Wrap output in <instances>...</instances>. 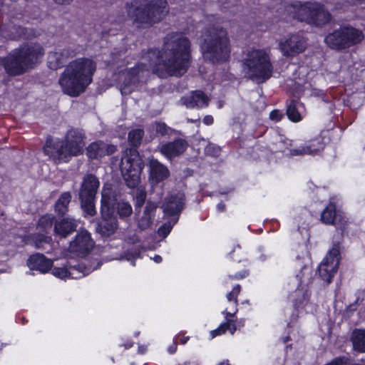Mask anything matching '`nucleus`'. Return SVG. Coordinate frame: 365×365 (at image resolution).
Wrapping results in <instances>:
<instances>
[{"label":"nucleus","mask_w":365,"mask_h":365,"mask_svg":"<svg viewBox=\"0 0 365 365\" xmlns=\"http://www.w3.org/2000/svg\"><path fill=\"white\" fill-rule=\"evenodd\" d=\"M148 67L158 75L165 72L170 75L180 76L187 71L190 62V42L181 34L166 36L162 53L152 51L148 53Z\"/></svg>","instance_id":"obj_1"},{"label":"nucleus","mask_w":365,"mask_h":365,"mask_svg":"<svg viewBox=\"0 0 365 365\" xmlns=\"http://www.w3.org/2000/svg\"><path fill=\"white\" fill-rule=\"evenodd\" d=\"M96 70L92 59L80 58L71 61L59 78V84L64 93L78 96L91 84Z\"/></svg>","instance_id":"obj_2"},{"label":"nucleus","mask_w":365,"mask_h":365,"mask_svg":"<svg viewBox=\"0 0 365 365\" xmlns=\"http://www.w3.org/2000/svg\"><path fill=\"white\" fill-rule=\"evenodd\" d=\"M84 146L83 134L78 130H71L64 141L48 140L43 152L56 163H67L72 157L82 154Z\"/></svg>","instance_id":"obj_3"},{"label":"nucleus","mask_w":365,"mask_h":365,"mask_svg":"<svg viewBox=\"0 0 365 365\" xmlns=\"http://www.w3.org/2000/svg\"><path fill=\"white\" fill-rule=\"evenodd\" d=\"M44 55V50L39 43H29L9 56L6 60H0L7 73L19 75L38 63Z\"/></svg>","instance_id":"obj_4"},{"label":"nucleus","mask_w":365,"mask_h":365,"mask_svg":"<svg viewBox=\"0 0 365 365\" xmlns=\"http://www.w3.org/2000/svg\"><path fill=\"white\" fill-rule=\"evenodd\" d=\"M166 5L165 0H135L128 6V14L135 22L150 24L161 19Z\"/></svg>","instance_id":"obj_5"},{"label":"nucleus","mask_w":365,"mask_h":365,"mask_svg":"<svg viewBox=\"0 0 365 365\" xmlns=\"http://www.w3.org/2000/svg\"><path fill=\"white\" fill-rule=\"evenodd\" d=\"M203 57L212 63H222L230 58L229 40L225 31L220 29L210 33L201 46Z\"/></svg>","instance_id":"obj_6"},{"label":"nucleus","mask_w":365,"mask_h":365,"mask_svg":"<svg viewBox=\"0 0 365 365\" xmlns=\"http://www.w3.org/2000/svg\"><path fill=\"white\" fill-rule=\"evenodd\" d=\"M247 74L250 78L259 81L269 78L272 73V66L267 52L261 49L249 51L245 61Z\"/></svg>","instance_id":"obj_7"},{"label":"nucleus","mask_w":365,"mask_h":365,"mask_svg":"<svg viewBox=\"0 0 365 365\" xmlns=\"http://www.w3.org/2000/svg\"><path fill=\"white\" fill-rule=\"evenodd\" d=\"M113 202L110 187L105 186L102 190L101 215L102 221L98 225V230L105 235L113 234L118 228V220L113 216Z\"/></svg>","instance_id":"obj_8"},{"label":"nucleus","mask_w":365,"mask_h":365,"mask_svg":"<svg viewBox=\"0 0 365 365\" xmlns=\"http://www.w3.org/2000/svg\"><path fill=\"white\" fill-rule=\"evenodd\" d=\"M144 167L143 162L135 150H130V155H125L121 160V173L130 187H135L140 183V175Z\"/></svg>","instance_id":"obj_9"},{"label":"nucleus","mask_w":365,"mask_h":365,"mask_svg":"<svg viewBox=\"0 0 365 365\" xmlns=\"http://www.w3.org/2000/svg\"><path fill=\"white\" fill-rule=\"evenodd\" d=\"M363 38L360 31L351 27H344L327 36L325 42L333 48L340 49L359 43Z\"/></svg>","instance_id":"obj_10"},{"label":"nucleus","mask_w":365,"mask_h":365,"mask_svg":"<svg viewBox=\"0 0 365 365\" xmlns=\"http://www.w3.org/2000/svg\"><path fill=\"white\" fill-rule=\"evenodd\" d=\"M98 180L92 175L86 176L80 190V200L83 211L91 216L96 214L94 200L99 187Z\"/></svg>","instance_id":"obj_11"},{"label":"nucleus","mask_w":365,"mask_h":365,"mask_svg":"<svg viewBox=\"0 0 365 365\" xmlns=\"http://www.w3.org/2000/svg\"><path fill=\"white\" fill-rule=\"evenodd\" d=\"M240 292V287L239 285L234 287L232 290L227 294V298L230 305L232 306V310L229 311V308H226L224 313L226 314V322L221 324L218 328L212 330L210 332L211 338H214L217 336L221 335L225 333L227 331H230L231 334H233L236 331V326L233 321L229 319V317H233L237 312V297Z\"/></svg>","instance_id":"obj_12"},{"label":"nucleus","mask_w":365,"mask_h":365,"mask_svg":"<svg viewBox=\"0 0 365 365\" xmlns=\"http://www.w3.org/2000/svg\"><path fill=\"white\" fill-rule=\"evenodd\" d=\"M339 261V250L334 247L330 250L319 266L318 272L322 280L327 283L331 282L338 269Z\"/></svg>","instance_id":"obj_13"},{"label":"nucleus","mask_w":365,"mask_h":365,"mask_svg":"<svg viewBox=\"0 0 365 365\" xmlns=\"http://www.w3.org/2000/svg\"><path fill=\"white\" fill-rule=\"evenodd\" d=\"M279 48L283 56L287 57L294 56L306 48V43L303 38L298 35L285 36L280 39Z\"/></svg>","instance_id":"obj_14"},{"label":"nucleus","mask_w":365,"mask_h":365,"mask_svg":"<svg viewBox=\"0 0 365 365\" xmlns=\"http://www.w3.org/2000/svg\"><path fill=\"white\" fill-rule=\"evenodd\" d=\"M93 245L91 235L87 231L82 230L71 242L68 251L77 257H84L90 252Z\"/></svg>","instance_id":"obj_15"},{"label":"nucleus","mask_w":365,"mask_h":365,"mask_svg":"<svg viewBox=\"0 0 365 365\" xmlns=\"http://www.w3.org/2000/svg\"><path fill=\"white\" fill-rule=\"evenodd\" d=\"M96 268L86 267L84 264L70 266L69 269L63 267H55L52 274L60 279L73 278L77 279L91 273Z\"/></svg>","instance_id":"obj_16"},{"label":"nucleus","mask_w":365,"mask_h":365,"mask_svg":"<svg viewBox=\"0 0 365 365\" xmlns=\"http://www.w3.org/2000/svg\"><path fill=\"white\" fill-rule=\"evenodd\" d=\"M321 220L325 224H334L341 227L346 222V217L340 210L336 211L335 205L330 202L322 212Z\"/></svg>","instance_id":"obj_17"},{"label":"nucleus","mask_w":365,"mask_h":365,"mask_svg":"<svg viewBox=\"0 0 365 365\" xmlns=\"http://www.w3.org/2000/svg\"><path fill=\"white\" fill-rule=\"evenodd\" d=\"M86 150L89 158L97 159L113 154L115 151V147L102 141H96L90 144Z\"/></svg>","instance_id":"obj_18"},{"label":"nucleus","mask_w":365,"mask_h":365,"mask_svg":"<svg viewBox=\"0 0 365 365\" xmlns=\"http://www.w3.org/2000/svg\"><path fill=\"white\" fill-rule=\"evenodd\" d=\"M158 208V203L148 201L144 208L143 215L138 220V227L141 230H145L150 227L155 217V212Z\"/></svg>","instance_id":"obj_19"},{"label":"nucleus","mask_w":365,"mask_h":365,"mask_svg":"<svg viewBox=\"0 0 365 365\" xmlns=\"http://www.w3.org/2000/svg\"><path fill=\"white\" fill-rule=\"evenodd\" d=\"M183 205L184 195L178 193L175 196L166 199L162 207L165 215L173 216L182 210Z\"/></svg>","instance_id":"obj_20"},{"label":"nucleus","mask_w":365,"mask_h":365,"mask_svg":"<svg viewBox=\"0 0 365 365\" xmlns=\"http://www.w3.org/2000/svg\"><path fill=\"white\" fill-rule=\"evenodd\" d=\"M27 265L31 269L38 270L40 272L45 273L51 269L53 262L43 255L36 254L29 258Z\"/></svg>","instance_id":"obj_21"},{"label":"nucleus","mask_w":365,"mask_h":365,"mask_svg":"<svg viewBox=\"0 0 365 365\" xmlns=\"http://www.w3.org/2000/svg\"><path fill=\"white\" fill-rule=\"evenodd\" d=\"M149 167L150 178L153 183H158L169 176L168 169L156 160H150Z\"/></svg>","instance_id":"obj_22"},{"label":"nucleus","mask_w":365,"mask_h":365,"mask_svg":"<svg viewBox=\"0 0 365 365\" xmlns=\"http://www.w3.org/2000/svg\"><path fill=\"white\" fill-rule=\"evenodd\" d=\"M187 148L185 140H177L174 142L166 143L160 148L161 153L168 158H172L182 153Z\"/></svg>","instance_id":"obj_23"},{"label":"nucleus","mask_w":365,"mask_h":365,"mask_svg":"<svg viewBox=\"0 0 365 365\" xmlns=\"http://www.w3.org/2000/svg\"><path fill=\"white\" fill-rule=\"evenodd\" d=\"M209 98L201 91L192 92L189 96L182 98V104L187 108H202L208 105Z\"/></svg>","instance_id":"obj_24"},{"label":"nucleus","mask_w":365,"mask_h":365,"mask_svg":"<svg viewBox=\"0 0 365 365\" xmlns=\"http://www.w3.org/2000/svg\"><path fill=\"white\" fill-rule=\"evenodd\" d=\"M315 3H306L302 4L300 3L295 4L293 8L296 16L300 21H307L312 23L314 18V9Z\"/></svg>","instance_id":"obj_25"},{"label":"nucleus","mask_w":365,"mask_h":365,"mask_svg":"<svg viewBox=\"0 0 365 365\" xmlns=\"http://www.w3.org/2000/svg\"><path fill=\"white\" fill-rule=\"evenodd\" d=\"M323 148V145L319 139L314 140L302 146L297 148H292L290 150L292 155H314L318 153Z\"/></svg>","instance_id":"obj_26"},{"label":"nucleus","mask_w":365,"mask_h":365,"mask_svg":"<svg viewBox=\"0 0 365 365\" xmlns=\"http://www.w3.org/2000/svg\"><path fill=\"white\" fill-rule=\"evenodd\" d=\"M76 227V222L73 219L66 218L55 224L54 231L57 235L65 237L73 232Z\"/></svg>","instance_id":"obj_27"},{"label":"nucleus","mask_w":365,"mask_h":365,"mask_svg":"<svg viewBox=\"0 0 365 365\" xmlns=\"http://www.w3.org/2000/svg\"><path fill=\"white\" fill-rule=\"evenodd\" d=\"M144 70L142 65H138L136 68L133 69L127 74L129 78L128 82H125L120 88V91L123 95H126L132 91V83H135L137 79L143 76Z\"/></svg>","instance_id":"obj_28"},{"label":"nucleus","mask_w":365,"mask_h":365,"mask_svg":"<svg viewBox=\"0 0 365 365\" xmlns=\"http://www.w3.org/2000/svg\"><path fill=\"white\" fill-rule=\"evenodd\" d=\"M69 56L68 50L51 52L48 56V64L50 68L56 70L58 68Z\"/></svg>","instance_id":"obj_29"},{"label":"nucleus","mask_w":365,"mask_h":365,"mask_svg":"<svg viewBox=\"0 0 365 365\" xmlns=\"http://www.w3.org/2000/svg\"><path fill=\"white\" fill-rule=\"evenodd\" d=\"M304 113V105L298 101L292 102L287 108V114L288 118L294 122H299L302 120Z\"/></svg>","instance_id":"obj_30"},{"label":"nucleus","mask_w":365,"mask_h":365,"mask_svg":"<svg viewBox=\"0 0 365 365\" xmlns=\"http://www.w3.org/2000/svg\"><path fill=\"white\" fill-rule=\"evenodd\" d=\"M352 343L355 350L365 352V330H355L352 334Z\"/></svg>","instance_id":"obj_31"},{"label":"nucleus","mask_w":365,"mask_h":365,"mask_svg":"<svg viewBox=\"0 0 365 365\" xmlns=\"http://www.w3.org/2000/svg\"><path fill=\"white\" fill-rule=\"evenodd\" d=\"M314 18L313 19L312 23L321 24L328 21L330 19L329 14L326 11L320 4L317 3H315L314 5Z\"/></svg>","instance_id":"obj_32"},{"label":"nucleus","mask_w":365,"mask_h":365,"mask_svg":"<svg viewBox=\"0 0 365 365\" xmlns=\"http://www.w3.org/2000/svg\"><path fill=\"white\" fill-rule=\"evenodd\" d=\"M291 298L293 300H295V305L297 307H304L308 302L309 294L306 290H304L303 288H297L295 292L292 294Z\"/></svg>","instance_id":"obj_33"},{"label":"nucleus","mask_w":365,"mask_h":365,"mask_svg":"<svg viewBox=\"0 0 365 365\" xmlns=\"http://www.w3.org/2000/svg\"><path fill=\"white\" fill-rule=\"evenodd\" d=\"M71 195L69 192L63 193L56 203V211L64 214L68 210V205L71 201Z\"/></svg>","instance_id":"obj_34"},{"label":"nucleus","mask_w":365,"mask_h":365,"mask_svg":"<svg viewBox=\"0 0 365 365\" xmlns=\"http://www.w3.org/2000/svg\"><path fill=\"white\" fill-rule=\"evenodd\" d=\"M117 212L121 219H124L131 215L133 208L128 202L120 201L117 204Z\"/></svg>","instance_id":"obj_35"},{"label":"nucleus","mask_w":365,"mask_h":365,"mask_svg":"<svg viewBox=\"0 0 365 365\" xmlns=\"http://www.w3.org/2000/svg\"><path fill=\"white\" fill-rule=\"evenodd\" d=\"M51 241V238L50 237H46L43 235H38L36 236H34L31 238H29L26 243L34 244L36 248H43L44 245L49 244Z\"/></svg>","instance_id":"obj_36"},{"label":"nucleus","mask_w":365,"mask_h":365,"mask_svg":"<svg viewBox=\"0 0 365 365\" xmlns=\"http://www.w3.org/2000/svg\"><path fill=\"white\" fill-rule=\"evenodd\" d=\"M53 217L51 215H46L42 216L38 222L37 229L39 231H46L51 228L53 225Z\"/></svg>","instance_id":"obj_37"},{"label":"nucleus","mask_w":365,"mask_h":365,"mask_svg":"<svg viewBox=\"0 0 365 365\" xmlns=\"http://www.w3.org/2000/svg\"><path fill=\"white\" fill-rule=\"evenodd\" d=\"M143 135V131L141 129H135L129 133L128 139L133 146L140 145Z\"/></svg>","instance_id":"obj_38"},{"label":"nucleus","mask_w":365,"mask_h":365,"mask_svg":"<svg viewBox=\"0 0 365 365\" xmlns=\"http://www.w3.org/2000/svg\"><path fill=\"white\" fill-rule=\"evenodd\" d=\"M177 221L178 218H174L173 222L164 223L158 230V234L159 236L163 237V238L166 237L170 232L173 226L176 223Z\"/></svg>","instance_id":"obj_39"},{"label":"nucleus","mask_w":365,"mask_h":365,"mask_svg":"<svg viewBox=\"0 0 365 365\" xmlns=\"http://www.w3.org/2000/svg\"><path fill=\"white\" fill-rule=\"evenodd\" d=\"M311 275V269L309 267H304L302 270V274L300 277V283L304 284L309 281Z\"/></svg>","instance_id":"obj_40"},{"label":"nucleus","mask_w":365,"mask_h":365,"mask_svg":"<svg viewBox=\"0 0 365 365\" xmlns=\"http://www.w3.org/2000/svg\"><path fill=\"white\" fill-rule=\"evenodd\" d=\"M282 117L283 114L277 110H272L269 114L270 119L275 122L279 121Z\"/></svg>","instance_id":"obj_41"},{"label":"nucleus","mask_w":365,"mask_h":365,"mask_svg":"<svg viewBox=\"0 0 365 365\" xmlns=\"http://www.w3.org/2000/svg\"><path fill=\"white\" fill-rule=\"evenodd\" d=\"M205 152L211 155H217L220 152V148L217 146L209 145L206 147Z\"/></svg>","instance_id":"obj_42"},{"label":"nucleus","mask_w":365,"mask_h":365,"mask_svg":"<svg viewBox=\"0 0 365 365\" xmlns=\"http://www.w3.org/2000/svg\"><path fill=\"white\" fill-rule=\"evenodd\" d=\"M155 129L157 132L161 134H165L167 133V126L165 123H156Z\"/></svg>","instance_id":"obj_43"},{"label":"nucleus","mask_w":365,"mask_h":365,"mask_svg":"<svg viewBox=\"0 0 365 365\" xmlns=\"http://www.w3.org/2000/svg\"><path fill=\"white\" fill-rule=\"evenodd\" d=\"M328 365H348L347 361L344 359H338L332 361Z\"/></svg>","instance_id":"obj_44"},{"label":"nucleus","mask_w":365,"mask_h":365,"mask_svg":"<svg viewBox=\"0 0 365 365\" xmlns=\"http://www.w3.org/2000/svg\"><path fill=\"white\" fill-rule=\"evenodd\" d=\"M214 122V119L212 118V115H206L204 118H203V123L207 125H212Z\"/></svg>","instance_id":"obj_45"},{"label":"nucleus","mask_w":365,"mask_h":365,"mask_svg":"<svg viewBox=\"0 0 365 365\" xmlns=\"http://www.w3.org/2000/svg\"><path fill=\"white\" fill-rule=\"evenodd\" d=\"M145 200V195L141 194L139 197H137V205L141 206Z\"/></svg>","instance_id":"obj_46"},{"label":"nucleus","mask_w":365,"mask_h":365,"mask_svg":"<svg viewBox=\"0 0 365 365\" xmlns=\"http://www.w3.org/2000/svg\"><path fill=\"white\" fill-rule=\"evenodd\" d=\"M177 350V344L175 342H173V344H171L169 347H168V351L170 353V354H174Z\"/></svg>","instance_id":"obj_47"},{"label":"nucleus","mask_w":365,"mask_h":365,"mask_svg":"<svg viewBox=\"0 0 365 365\" xmlns=\"http://www.w3.org/2000/svg\"><path fill=\"white\" fill-rule=\"evenodd\" d=\"M247 275V271H243L242 273H240V274H237L235 275V279H242V278H244L245 277H246Z\"/></svg>","instance_id":"obj_48"},{"label":"nucleus","mask_w":365,"mask_h":365,"mask_svg":"<svg viewBox=\"0 0 365 365\" xmlns=\"http://www.w3.org/2000/svg\"><path fill=\"white\" fill-rule=\"evenodd\" d=\"M153 260L156 262V263H160L162 262V257L160 256V255H155L153 258Z\"/></svg>","instance_id":"obj_49"},{"label":"nucleus","mask_w":365,"mask_h":365,"mask_svg":"<svg viewBox=\"0 0 365 365\" xmlns=\"http://www.w3.org/2000/svg\"><path fill=\"white\" fill-rule=\"evenodd\" d=\"M147 348L145 346H140L138 348V351L140 354H144L146 351Z\"/></svg>","instance_id":"obj_50"},{"label":"nucleus","mask_w":365,"mask_h":365,"mask_svg":"<svg viewBox=\"0 0 365 365\" xmlns=\"http://www.w3.org/2000/svg\"><path fill=\"white\" fill-rule=\"evenodd\" d=\"M217 208L219 211L222 212L225 210V205L220 203L217 205Z\"/></svg>","instance_id":"obj_51"},{"label":"nucleus","mask_w":365,"mask_h":365,"mask_svg":"<svg viewBox=\"0 0 365 365\" xmlns=\"http://www.w3.org/2000/svg\"><path fill=\"white\" fill-rule=\"evenodd\" d=\"M136 242H138V237L137 236H135L133 239H130L129 242L130 243H135Z\"/></svg>","instance_id":"obj_52"},{"label":"nucleus","mask_w":365,"mask_h":365,"mask_svg":"<svg viewBox=\"0 0 365 365\" xmlns=\"http://www.w3.org/2000/svg\"><path fill=\"white\" fill-rule=\"evenodd\" d=\"M70 0H55L58 4H64L68 2Z\"/></svg>","instance_id":"obj_53"},{"label":"nucleus","mask_w":365,"mask_h":365,"mask_svg":"<svg viewBox=\"0 0 365 365\" xmlns=\"http://www.w3.org/2000/svg\"><path fill=\"white\" fill-rule=\"evenodd\" d=\"M188 340V337H183V338H181L180 339V341L182 343V344H185L187 342V341Z\"/></svg>","instance_id":"obj_54"},{"label":"nucleus","mask_w":365,"mask_h":365,"mask_svg":"<svg viewBox=\"0 0 365 365\" xmlns=\"http://www.w3.org/2000/svg\"><path fill=\"white\" fill-rule=\"evenodd\" d=\"M219 365H230L228 361H224L222 362H221Z\"/></svg>","instance_id":"obj_55"},{"label":"nucleus","mask_w":365,"mask_h":365,"mask_svg":"<svg viewBox=\"0 0 365 365\" xmlns=\"http://www.w3.org/2000/svg\"><path fill=\"white\" fill-rule=\"evenodd\" d=\"M289 340V338H286L284 341V343H287V341Z\"/></svg>","instance_id":"obj_56"},{"label":"nucleus","mask_w":365,"mask_h":365,"mask_svg":"<svg viewBox=\"0 0 365 365\" xmlns=\"http://www.w3.org/2000/svg\"><path fill=\"white\" fill-rule=\"evenodd\" d=\"M156 247H150V249H155Z\"/></svg>","instance_id":"obj_57"},{"label":"nucleus","mask_w":365,"mask_h":365,"mask_svg":"<svg viewBox=\"0 0 365 365\" xmlns=\"http://www.w3.org/2000/svg\"><path fill=\"white\" fill-rule=\"evenodd\" d=\"M126 259H127L128 260H130V259H130V257H126Z\"/></svg>","instance_id":"obj_58"}]
</instances>
